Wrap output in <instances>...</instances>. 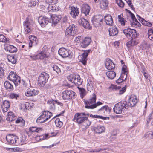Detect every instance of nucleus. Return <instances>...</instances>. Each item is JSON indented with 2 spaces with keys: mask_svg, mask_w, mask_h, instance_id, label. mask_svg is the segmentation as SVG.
Masks as SVG:
<instances>
[{
  "mask_svg": "<svg viewBox=\"0 0 153 153\" xmlns=\"http://www.w3.org/2000/svg\"><path fill=\"white\" fill-rule=\"evenodd\" d=\"M116 1L118 6L121 8L123 7L125 4L122 0H116Z\"/></svg>",
  "mask_w": 153,
  "mask_h": 153,
  "instance_id": "nucleus-44",
  "label": "nucleus"
},
{
  "mask_svg": "<svg viewBox=\"0 0 153 153\" xmlns=\"http://www.w3.org/2000/svg\"><path fill=\"white\" fill-rule=\"evenodd\" d=\"M129 6L132 9V10H134V8L133 5L132 4V0H125Z\"/></svg>",
  "mask_w": 153,
  "mask_h": 153,
  "instance_id": "nucleus-50",
  "label": "nucleus"
},
{
  "mask_svg": "<svg viewBox=\"0 0 153 153\" xmlns=\"http://www.w3.org/2000/svg\"><path fill=\"white\" fill-rule=\"evenodd\" d=\"M56 126L59 128H61L63 125V123L60 120L59 118H57L55 121Z\"/></svg>",
  "mask_w": 153,
  "mask_h": 153,
  "instance_id": "nucleus-40",
  "label": "nucleus"
},
{
  "mask_svg": "<svg viewBox=\"0 0 153 153\" xmlns=\"http://www.w3.org/2000/svg\"><path fill=\"white\" fill-rule=\"evenodd\" d=\"M12 81L14 83L16 87L19 85L21 82V77L19 76H18L15 78H14Z\"/></svg>",
  "mask_w": 153,
  "mask_h": 153,
  "instance_id": "nucleus-30",
  "label": "nucleus"
},
{
  "mask_svg": "<svg viewBox=\"0 0 153 153\" xmlns=\"http://www.w3.org/2000/svg\"><path fill=\"white\" fill-rule=\"evenodd\" d=\"M79 25L82 26L84 28L91 29L92 27L90 25L88 21L85 18H81L78 21Z\"/></svg>",
  "mask_w": 153,
  "mask_h": 153,
  "instance_id": "nucleus-13",
  "label": "nucleus"
},
{
  "mask_svg": "<svg viewBox=\"0 0 153 153\" xmlns=\"http://www.w3.org/2000/svg\"><path fill=\"white\" fill-rule=\"evenodd\" d=\"M9 39L6 38L3 34H0V42H9Z\"/></svg>",
  "mask_w": 153,
  "mask_h": 153,
  "instance_id": "nucleus-36",
  "label": "nucleus"
},
{
  "mask_svg": "<svg viewBox=\"0 0 153 153\" xmlns=\"http://www.w3.org/2000/svg\"><path fill=\"white\" fill-rule=\"evenodd\" d=\"M126 85H125L124 87H122L121 89L119 91V94L121 95L124 93L126 91Z\"/></svg>",
  "mask_w": 153,
  "mask_h": 153,
  "instance_id": "nucleus-56",
  "label": "nucleus"
},
{
  "mask_svg": "<svg viewBox=\"0 0 153 153\" xmlns=\"http://www.w3.org/2000/svg\"><path fill=\"white\" fill-rule=\"evenodd\" d=\"M38 55L39 59L40 60H42L44 59L47 56V55L46 54L42 53H41Z\"/></svg>",
  "mask_w": 153,
  "mask_h": 153,
  "instance_id": "nucleus-51",
  "label": "nucleus"
},
{
  "mask_svg": "<svg viewBox=\"0 0 153 153\" xmlns=\"http://www.w3.org/2000/svg\"><path fill=\"white\" fill-rule=\"evenodd\" d=\"M91 41V39L89 37H85L82 39L80 42V46L82 48H85L88 46Z\"/></svg>",
  "mask_w": 153,
  "mask_h": 153,
  "instance_id": "nucleus-16",
  "label": "nucleus"
},
{
  "mask_svg": "<svg viewBox=\"0 0 153 153\" xmlns=\"http://www.w3.org/2000/svg\"><path fill=\"white\" fill-rule=\"evenodd\" d=\"M5 50L7 51H8L10 53L16 52L17 49V48L13 45H7L4 48Z\"/></svg>",
  "mask_w": 153,
  "mask_h": 153,
  "instance_id": "nucleus-22",
  "label": "nucleus"
},
{
  "mask_svg": "<svg viewBox=\"0 0 153 153\" xmlns=\"http://www.w3.org/2000/svg\"><path fill=\"white\" fill-rule=\"evenodd\" d=\"M94 131L97 133H101L104 131L105 128L104 126H98L97 127H94Z\"/></svg>",
  "mask_w": 153,
  "mask_h": 153,
  "instance_id": "nucleus-27",
  "label": "nucleus"
},
{
  "mask_svg": "<svg viewBox=\"0 0 153 153\" xmlns=\"http://www.w3.org/2000/svg\"><path fill=\"white\" fill-rule=\"evenodd\" d=\"M130 14L131 19V21H133L135 19H136L135 17V15L134 14H133L130 11V10H126Z\"/></svg>",
  "mask_w": 153,
  "mask_h": 153,
  "instance_id": "nucleus-60",
  "label": "nucleus"
},
{
  "mask_svg": "<svg viewBox=\"0 0 153 153\" xmlns=\"http://www.w3.org/2000/svg\"><path fill=\"white\" fill-rule=\"evenodd\" d=\"M153 119V111H152L149 114L146 120L147 123H149L151 120Z\"/></svg>",
  "mask_w": 153,
  "mask_h": 153,
  "instance_id": "nucleus-45",
  "label": "nucleus"
},
{
  "mask_svg": "<svg viewBox=\"0 0 153 153\" xmlns=\"http://www.w3.org/2000/svg\"><path fill=\"white\" fill-rule=\"evenodd\" d=\"M49 77V75L48 74L45 72H42L38 78L39 84L42 86H43L47 82Z\"/></svg>",
  "mask_w": 153,
  "mask_h": 153,
  "instance_id": "nucleus-8",
  "label": "nucleus"
},
{
  "mask_svg": "<svg viewBox=\"0 0 153 153\" xmlns=\"http://www.w3.org/2000/svg\"><path fill=\"white\" fill-rule=\"evenodd\" d=\"M68 21L67 17L65 16L62 19V22H61V25L64 26L66 25Z\"/></svg>",
  "mask_w": 153,
  "mask_h": 153,
  "instance_id": "nucleus-52",
  "label": "nucleus"
},
{
  "mask_svg": "<svg viewBox=\"0 0 153 153\" xmlns=\"http://www.w3.org/2000/svg\"><path fill=\"white\" fill-rule=\"evenodd\" d=\"M18 75H17L16 72H14L11 71L8 76V79L11 81H12L15 77H16Z\"/></svg>",
  "mask_w": 153,
  "mask_h": 153,
  "instance_id": "nucleus-35",
  "label": "nucleus"
},
{
  "mask_svg": "<svg viewBox=\"0 0 153 153\" xmlns=\"http://www.w3.org/2000/svg\"><path fill=\"white\" fill-rule=\"evenodd\" d=\"M52 68L53 70L55 71L58 74H59L61 72L60 68L56 65H53L52 67Z\"/></svg>",
  "mask_w": 153,
  "mask_h": 153,
  "instance_id": "nucleus-41",
  "label": "nucleus"
},
{
  "mask_svg": "<svg viewBox=\"0 0 153 153\" xmlns=\"http://www.w3.org/2000/svg\"><path fill=\"white\" fill-rule=\"evenodd\" d=\"M137 16L139 18L138 19L141 22L142 24L146 26L149 27H151L152 25V23L146 21L143 18H141L139 15H137Z\"/></svg>",
  "mask_w": 153,
  "mask_h": 153,
  "instance_id": "nucleus-26",
  "label": "nucleus"
},
{
  "mask_svg": "<svg viewBox=\"0 0 153 153\" xmlns=\"http://www.w3.org/2000/svg\"><path fill=\"white\" fill-rule=\"evenodd\" d=\"M134 39L131 38L130 41L126 43V45L129 48L131 46H134L137 44L136 40H134Z\"/></svg>",
  "mask_w": 153,
  "mask_h": 153,
  "instance_id": "nucleus-29",
  "label": "nucleus"
},
{
  "mask_svg": "<svg viewBox=\"0 0 153 153\" xmlns=\"http://www.w3.org/2000/svg\"><path fill=\"white\" fill-rule=\"evenodd\" d=\"M30 42L29 45V47H31L33 45H36L38 43L37 37L31 35L29 37Z\"/></svg>",
  "mask_w": 153,
  "mask_h": 153,
  "instance_id": "nucleus-20",
  "label": "nucleus"
},
{
  "mask_svg": "<svg viewBox=\"0 0 153 153\" xmlns=\"http://www.w3.org/2000/svg\"><path fill=\"white\" fill-rule=\"evenodd\" d=\"M58 53L63 58L67 57L69 55L68 50L63 48H62L59 49L58 51Z\"/></svg>",
  "mask_w": 153,
  "mask_h": 153,
  "instance_id": "nucleus-18",
  "label": "nucleus"
},
{
  "mask_svg": "<svg viewBox=\"0 0 153 153\" xmlns=\"http://www.w3.org/2000/svg\"><path fill=\"white\" fill-rule=\"evenodd\" d=\"M77 30L76 27L74 24L70 25L68 27L65 31V34L66 36L68 37L72 36L73 37L75 36L77 32Z\"/></svg>",
  "mask_w": 153,
  "mask_h": 153,
  "instance_id": "nucleus-10",
  "label": "nucleus"
},
{
  "mask_svg": "<svg viewBox=\"0 0 153 153\" xmlns=\"http://www.w3.org/2000/svg\"><path fill=\"white\" fill-rule=\"evenodd\" d=\"M8 97L10 99L18 100L19 98V95L18 94L14 92H11L8 95Z\"/></svg>",
  "mask_w": 153,
  "mask_h": 153,
  "instance_id": "nucleus-28",
  "label": "nucleus"
},
{
  "mask_svg": "<svg viewBox=\"0 0 153 153\" xmlns=\"http://www.w3.org/2000/svg\"><path fill=\"white\" fill-rule=\"evenodd\" d=\"M109 35L110 36L117 35L118 33V30L115 26H113L109 29Z\"/></svg>",
  "mask_w": 153,
  "mask_h": 153,
  "instance_id": "nucleus-19",
  "label": "nucleus"
},
{
  "mask_svg": "<svg viewBox=\"0 0 153 153\" xmlns=\"http://www.w3.org/2000/svg\"><path fill=\"white\" fill-rule=\"evenodd\" d=\"M8 117H9V118L10 117L14 118L15 117L14 113L11 111H10L8 113Z\"/></svg>",
  "mask_w": 153,
  "mask_h": 153,
  "instance_id": "nucleus-64",
  "label": "nucleus"
},
{
  "mask_svg": "<svg viewBox=\"0 0 153 153\" xmlns=\"http://www.w3.org/2000/svg\"><path fill=\"white\" fill-rule=\"evenodd\" d=\"M103 107L105 112V111L106 113L109 114L110 112L111 109L108 105H105Z\"/></svg>",
  "mask_w": 153,
  "mask_h": 153,
  "instance_id": "nucleus-48",
  "label": "nucleus"
},
{
  "mask_svg": "<svg viewBox=\"0 0 153 153\" xmlns=\"http://www.w3.org/2000/svg\"><path fill=\"white\" fill-rule=\"evenodd\" d=\"M137 22L138 21L137 19H135L133 21H130L131 25L132 26L136 27Z\"/></svg>",
  "mask_w": 153,
  "mask_h": 153,
  "instance_id": "nucleus-53",
  "label": "nucleus"
},
{
  "mask_svg": "<svg viewBox=\"0 0 153 153\" xmlns=\"http://www.w3.org/2000/svg\"><path fill=\"white\" fill-rule=\"evenodd\" d=\"M123 65L124 66H123L122 68V70L123 72V74H124V75L126 76V77L125 79V80L127 76V74H126L127 72V68L125 64H124Z\"/></svg>",
  "mask_w": 153,
  "mask_h": 153,
  "instance_id": "nucleus-58",
  "label": "nucleus"
},
{
  "mask_svg": "<svg viewBox=\"0 0 153 153\" xmlns=\"http://www.w3.org/2000/svg\"><path fill=\"white\" fill-rule=\"evenodd\" d=\"M45 119V117L43 115L42 113L41 115L36 119V121L38 123H43L47 121Z\"/></svg>",
  "mask_w": 153,
  "mask_h": 153,
  "instance_id": "nucleus-31",
  "label": "nucleus"
},
{
  "mask_svg": "<svg viewBox=\"0 0 153 153\" xmlns=\"http://www.w3.org/2000/svg\"><path fill=\"white\" fill-rule=\"evenodd\" d=\"M83 53H80L78 56L79 61L82 63L84 65H86L87 60V57L89 53L91 52V49L88 50H83Z\"/></svg>",
  "mask_w": 153,
  "mask_h": 153,
  "instance_id": "nucleus-9",
  "label": "nucleus"
},
{
  "mask_svg": "<svg viewBox=\"0 0 153 153\" xmlns=\"http://www.w3.org/2000/svg\"><path fill=\"white\" fill-rule=\"evenodd\" d=\"M16 56L15 54L8 55L7 59L9 62H10L13 64L16 63L17 62Z\"/></svg>",
  "mask_w": 153,
  "mask_h": 153,
  "instance_id": "nucleus-25",
  "label": "nucleus"
},
{
  "mask_svg": "<svg viewBox=\"0 0 153 153\" xmlns=\"http://www.w3.org/2000/svg\"><path fill=\"white\" fill-rule=\"evenodd\" d=\"M42 112L43 114V115L45 117V120L47 121L52 116V113L48 111H44Z\"/></svg>",
  "mask_w": 153,
  "mask_h": 153,
  "instance_id": "nucleus-32",
  "label": "nucleus"
},
{
  "mask_svg": "<svg viewBox=\"0 0 153 153\" xmlns=\"http://www.w3.org/2000/svg\"><path fill=\"white\" fill-rule=\"evenodd\" d=\"M105 150V149H102L101 148H99L97 149H92L91 150H88V151L91 152H98L100 151H102L103 150Z\"/></svg>",
  "mask_w": 153,
  "mask_h": 153,
  "instance_id": "nucleus-55",
  "label": "nucleus"
},
{
  "mask_svg": "<svg viewBox=\"0 0 153 153\" xmlns=\"http://www.w3.org/2000/svg\"><path fill=\"white\" fill-rule=\"evenodd\" d=\"M67 78L68 80L76 86L81 85L83 82V80L80 77V76L77 74H71L68 76Z\"/></svg>",
  "mask_w": 153,
  "mask_h": 153,
  "instance_id": "nucleus-4",
  "label": "nucleus"
},
{
  "mask_svg": "<svg viewBox=\"0 0 153 153\" xmlns=\"http://www.w3.org/2000/svg\"><path fill=\"white\" fill-rule=\"evenodd\" d=\"M104 18L107 25L109 26L112 25L113 21V18L111 15L107 14L104 17Z\"/></svg>",
  "mask_w": 153,
  "mask_h": 153,
  "instance_id": "nucleus-23",
  "label": "nucleus"
},
{
  "mask_svg": "<svg viewBox=\"0 0 153 153\" xmlns=\"http://www.w3.org/2000/svg\"><path fill=\"white\" fill-rule=\"evenodd\" d=\"M104 17L102 14L94 15L91 19L92 24L95 27H101L103 23Z\"/></svg>",
  "mask_w": 153,
  "mask_h": 153,
  "instance_id": "nucleus-5",
  "label": "nucleus"
},
{
  "mask_svg": "<svg viewBox=\"0 0 153 153\" xmlns=\"http://www.w3.org/2000/svg\"><path fill=\"white\" fill-rule=\"evenodd\" d=\"M30 57L32 60H37L39 59V55L37 54L36 55H31L29 56Z\"/></svg>",
  "mask_w": 153,
  "mask_h": 153,
  "instance_id": "nucleus-54",
  "label": "nucleus"
},
{
  "mask_svg": "<svg viewBox=\"0 0 153 153\" xmlns=\"http://www.w3.org/2000/svg\"><path fill=\"white\" fill-rule=\"evenodd\" d=\"M6 139L9 144H12L16 143L18 139L16 135L10 134L7 136Z\"/></svg>",
  "mask_w": 153,
  "mask_h": 153,
  "instance_id": "nucleus-15",
  "label": "nucleus"
},
{
  "mask_svg": "<svg viewBox=\"0 0 153 153\" xmlns=\"http://www.w3.org/2000/svg\"><path fill=\"white\" fill-rule=\"evenodd\" d=\"M32 90L30 88L27 89L25 93V95L27 97L32 96Z\"/></svg>",
  "mask_w": 153,
  "mask_h": 153,
  "instance_id": "nucleus-47",
  "label": "nucleus"
},
{
  "mask_svg": "<svg viewBox=\"0 0 153 153\" xmlns=\"http://www.w3.org/2000/svg\"><path fill=\"white\" fill-rule=\"evenodd\" d=\"M90 7L87 4H83L81 10H90Z\"/></svg>",
  "mask_w": 153,
  "mask_h": 153,
  "instance_id": "nucleus-61",
  "label": "nucleus"
},
{
  "mask_svg": "<svg viewBox=\"0 0 153 153\" xmlns=\"http://www.w3.org/2000/svg\"><path fill=\"white\" fill-rule=\"evenodd\" d=\"M123 15L122 16H121V15H118V21L122 25L124 26L125 25V20L124 18H123Z\"/></svg>",
  "mask_w": 153,
  "mask_h": 153,
  "instance_id": "nucleus-38",
  "label": "nucleus"
},
{
  "mask_svg": "<svg viewBox=\"0 0 153 153\" xmlns=\"http://www.w3.org/2000/svg\"><path fill=\"white\" fill-rule=\"evenodd\" d=\"M81 36H78L77 37H75V41L77 43H80L82 41Z\"/></svg>",
  "mask_w": 153,
  "mask_h": 153,
  "instance_id": "nucleus-62",
  "label": "nucleus"
},
{
  "mask_svg": "<svg viewBox=\"0 0 153 153\" xmlns=\"http://www.w3.org/2000/svg\"><path fill=\"white\" fill-rule=\"evenodd\" d=\"M145 137L147 139H153V130L147 132L145 134Z\"/></svg>",
  "mask_w": 153,
  "mask_h": 153,
  "instance_id": "nucleus-34",
  "label": "nucleus"
},
{
  "mask_svg": "<svg viewBox=\"0 0 153 153\" xmlns=\"http://www.w3.org/2000/svg\"><path fill=\"white\" fill-rule=\"evenodd\" d=\"M123 33L128 38L135 39L139 36L135 29H131L130 28H127L124 29Z\"/></svg>",
  "mask_w": 153,
  "mask_h": 153,
  "instance_id": "nucleus-7",
  "label": "nucleus"
},
{
  "mask_svg": "<svg viewBox=\"0 0 153 153\" xmlns=\"http://www.w3.org/2000/svg\"><path fill=\"white\" fill-rule=\"evenodd\" d=\"M137 102L136 96L134 95L131 96L128 99V102L121 101L115 104L113 109L114 112L117 114L122 113L124 108L128 109L129 107L134 106Z\"/></svg>",
  "mask_w": 153,
  "mask_h": 153,
  "instance_id": "nucleus-1",
  "label": "nucleus"
},
{
  "mask_svg": "<svg viewBox=\"0 0 153 153\" xmlns=\"http://www.w3.org/2000/svg\"><path fill=\"white\" fill-rule=\"evenodd\" d=\"M16 123H21V126H23L25 125V121L22 118H18L16 121Z\"/></svg>",
  "mask_w": 153,
  "mask_h": 153,
  "instance_id": "nucleus-42",
  "label": "nucleus"
},
{
  "mask_svg": "<svg viewBox=\"0 0 153 153\" xmlns=\"http://www.w3.org/2000/svg\"><path fill=\"white\" fill-rule=\"evenodd\" d=\"M96 95L94 93L92 94V97L89 100H85L84 99L83 101L85 105V108L87 109H93L103 104V103L100 101H99L96 103Z\"/></svg>",
  "mask_w": 153,
  "mask_h": 153,
  "instance_id": "nucleus-2",
  "label": "nucleus"
},
{
  "mask_svg": "<svg viewBox=\"0 0 153 153\" xmlns=\"http://www.w3.org/2000/svg\"><path fill=\"white\" fill-rule=\"evenodd\" d=\"M78 88L80 92L81 98L82 99L84 96H85L86 95V91L85 89L83 88H79V87H78Z\"/></svg>",
  "mask_w": 153,
  "mask_h": 153,
  "instance_id": "nucleus-39",
  "label": "nucleus"
},
{
  "mask_svg": "<svg viewBox=\"0 0 153 153\" xmlns=\"http://www.w3.org/2000/svg\"><path fill=\"white\" fill-rule=\"evenodd\" d=\"M62 97L64 100H73L76 97V94L73 91L65 90L62 93Z\"/></svg>",
  "mask_w": 153,
  "mask_h": 153,
  "instance_id": "nucleus-6",
  "label": "nucleus"
},
{
  "mask_svg": "<svg viewBox=\"0 0 153 153\" xmlns=\"http://www.w3.org/2000/svg\"><path fill=\"white\" fill-rule=\"evenodd\" d=\"M106 74L108 78L111 79H113L116 76V73L114 71H110L106 72Z\"/></svg>",
  "mask_w": 153,
  "mask_h": 153,
  "instance_id": "nucleus-33",
  "label": "nucleus"
},
{
  "mask_svg": "<svg viewBox=\"0 0 153 153\" xmlns=\"http://www.w3.org/2000/svg\"><path fill=\"white\" fill-rule=\"evenodd\" d=\"M79 10H71L70 14L74 18H75L79 14Z\"/></svg>",
  "mask_w": 153,
  "mask_h": 153,
  "instance_id": "nucleus-37",
  "label": "nucleus"
},
{
  "mask_svg": "<svg viewBox=\"0 0 153 153\" xmlns=\"http://www.w3.org/2000/svg\"><path fill=\"white\" fill-rule=\"evenodd\" d=\"M40 8L42 10H48L50 8L48 5H41L40 6Z\"/></svg>",
  "mask_w": 153,
  "mask_h": 153,
  "instance_id": "nucleus-59",
  "label": "nucleus"
},
{
  "mask_svg": "<svg viewBox=\"0 0 153 153\" xmlns=\"http://www.w3.org/2000/svg\"><path fill=\"white\" fill-rule=\"evenodd\" d=\"M38 22L42 27H44L48 23L51 22V20L48 18L41 16L38 19Z\"/></svg>",
  "mask_w": 153,
  "mask_h": 153,
  "instance_id": "nucleus-12",
  "label": "nucleus"
},
{
  "mask_svg": "<svg viewBox=\"0 0 153 153\" xmlns=\"http://www.w3.org/2000/svg\"><path fill=\"white\" fill-rule=\"evenodd\" d=\"M62 18L61 15H51V26L52 27L55 26L59 22Z\"/></svg>",
  "mask_w": 153,
  "mask_h": 153,
  "instance_id": "nucleus-11",
  "label": "nucleus"
},
{
  "mask_svg": "<svg viewBox=\"0 0 153 153\" xmlns=\"http://www.w3.org/2000/svg\"><path fill=\"white\" fill-rule=\"evenodd\" d=\"M4 86L6 89L9 91H12L14 89L13 85L9 81H5L4 83Z\"/></svg>",
  "mask_w": 153,
  "mask_h": 153,
  "instance_id": "nucleus-24",
  "label": "nucleus"
},
{
  "mask_svg": "<svg viewBox=\"0 0 153 153\" xmlns=\"http://www.w3.org/2000/svg\"><path fill=\"white\" fill-rule=\"evenodd\" d=\"M87 89L88 91L91 92L92 90H93V83L92 81H91L90 83H88L87 84Z\"/></svg>",
  "mask_w": 153,
  "mask_h": 153,
  "instance_id": "nucleus-43",
  "label": "nucleus"
},
{
  "mask_svg": "<svg viewBox=\"0 0 153 153\" xmlns=\"http://www.w3.org/2000/svg\"><path fill=\"white\" fill-rule=\"evenodd\" d=\"M101 4H102L103 7H102V8H107L108 6V0H102Z\"/></svg>",
  "mask_w": 153,
  "mask_h": 153,
  "instance_id": "nucleus-49",
  "label": "nucleus"
},
{
  "mask_svg": "<svg viewBox=\"0 0 153 153\" xmlns=\"http://www.w3.org/2000/svg\"><path fill=\"white\" fill-rule=\"evenodd\" d=\"M89 116V114H86L85 113H77L74 115L73 120L75 122H77L78 124H81L84 123L86 120H88L87 116Z\"/></svg>",
  "mask_w": 153,
  "mask_h": 153,
  "instance_id": "nucleus-3",
  "label": "nucleus"
},
{
  "mask_svg": "<svg viewBox=\"0 0 153 153\" xmlns=\"http://www.w3.org/2000/svg\"><path fill=\"white\" fill-rule=\"evenodd\" d=\"M105 65L106 68L109 70H111L115 67V65L112 61L109 58L106 59Z\"/></svg>",
  "mask_w": 153,
  "mask_h": 153,
  "instance_id": "nucleus-17",
  "label": "nucleus"
},
{
  "mask_svg": "<svg viewBox=\"0 0 153 153\" xmlns=\"http://www.w3.org/2000/svg\"><path fill=\"white\" fill-rule=\"evenodd\" d=\"M6 139L9 144H12L16 143L18 139L16 135L10 134L7 136Z\"/></svg>",
  "mask_w": 153,
  "mask_h": 153,
  "instance_id": "nucleus-14",
  "label": "nucleus"
},
{
  "mask_svg": "<svg viewBox=\"0 0 153 153\" xmlns=\"http://www.w3.org/2000/svg\"><path fill=\"white\" fill-rule=\"evenodd\" d=\"M97 113L99 114H101L104 115L105 114V112L103 109V106L98 110Z\"/></svg>",
  "mask_w": 153,
  "mask_h": 153,
  "instance_id": "nucleus-57",
  "label": "nucleus"
},
{
  "mask_svg": "<svg viewBox=\"0 0 153 153\" xmlns=\"http://www.w3.org/2000/svg\"><path fill=\"white\" fill-rule=\"evenodd\" d=\"M10 102L7 100H5L3 102L1 108L4 113L7 112L10 106Z\"/></svg>",
  "mask_w": 153,
  "mask_h": 153,
  "instance_id": "nucleus-21",
  "label": "nucleus"
},
{
  "mask_svg": "<svg viewBox=\"0 0 153 153\" xmlns=\"http://www.w3.org/2000/svg\"><path fill=\"white\" fill-rule=\"evenodd\" d=\"M36 0H30L28 4V6L30 7H33L36 5Z\"/></svg>",
  "mask_w": 153,
  "mask_h": 153,
  "instance_id": "nucleus-46",
  "label": "nucleus"
},
{
  "mask_svg": "<svg viewBox=\"0 0 153 153\" xmlns=\"http://www.w3.org/2000/svg\"><path fill=\"white\" fill-rule=\"evenodd\" d=\"M32 96L37 95L39 93V90H36L35 89L32 90Z\"/></svg>",
  "mask_w": 153,
  "mask_h": 153,
  "instance_id": "nucleus-63",
  "label": "nucleus"
}]
</instances>
